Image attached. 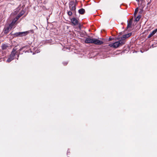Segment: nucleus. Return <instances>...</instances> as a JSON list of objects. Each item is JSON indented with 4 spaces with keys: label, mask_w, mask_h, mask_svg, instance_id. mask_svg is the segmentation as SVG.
I'll list each match as a JSON object with an SVG mask.
<instances>
[{
    "label": "nucleus",
    "mask_w": 157,
    "mask_h": 157,
    "mask_svg": "<svg viewBox=\"0 0 157 157\" xmlns=\"http://www.w3.org/2000/svg\"><path fill=\"white\" fill-rule=\"evenodd\" d=\"M78 12L79 14H83L85 13V11L84 9L81 8L78 10Z\"/></svg>",
    "instance_id": "obj_11"
},
{
    "label": "nucleus",
    "mask_w": 157,
    "mask_h": 157,
    "mask_svg": "<svg viewBox=\"0 0 157 157\" xmlns=\"http://www.w3.org/2000/svg\"><path fill=\"white\" fill-rule=\"evenodd\" d=\"M157 32V28L154 30L148 36V38H150L152 36L154 35Z\"/></svg>",
    "instance_id": "obj_10"
},
{
    "label": "nucleus",
    "mask_w": 157,
    "mask_h": 157,
    "mask_svg": "<svg viewBox=\"0 0 157 157\" xmlns=\"http://www.w3.org/2000/svg\"><path fill=\"white\" fill-rule=\"evenodd\" d=\"M12 28L9 25L7 27H5L3 30L4 33L5 34H7Z\"/></svg>",
    "instance_id": "obj_5"
},
{
    "label": "nucleus",
    "mask_w": 157,
    "mask_h": 157,
    "mask_svg": "<svg viewBox=\"0 0 157 157\" xmlns=\"http://www.w3.org/2000/svg\"><path fill=\"white\" fill-rule=\"evenodd\" d=\"M72 13H73L71 11H69L67 12V13L68 15L69 16H71L72 14Z\"/></svg>",
    "instance_id": "obj_17"
},
{
    "label": "nucleus",
    "mask_w": 157,
    "mask_h": 157,
    "mask_svg": "<svg viewBox=\"0 0 157 157\" xmlns=\"http://www.w3.org/2000/svg\"><path fill=\"white\" fill-rule=\"evenodd\" d=\"M132 23H131V21L128 22V25L127 27V29H128L131 27Z\"/></svg>",
    "instance_id": "obj_15"
},
{
    "label": "nucleus",
    "mask_w": 157,
    "mask_h": 157,
    "mask_svg": "<svg viewBox=\"0 0 157 157\" xmlns=\"http://www.w3.org/2000/svg\"><path fill=\"white\" fill-rule=\"evenodd\" d=\"M29 33V32L28 31L19 32L13 34H12V35H13L14 36V37L18 36L21 37L26 35Z\"/></svg>",
    "instance_id": "obj_4"
},
{
    "label": "nucleus",
    "mask_w": 157,
    "mask_h": 157,
    "mask_svg": "<svg viewBox=\"0 0 157 157\" xmlns=\"http://www.w3.org/2000/svg\"><path fill=\"white\" fill-rule=\"evenodd\" d=\"M78 19H77L75 17H73L71 19V21L73 24L75 25H77L78 22Z\"/></svg>",
    "instance_id": "obj_6"
},
{
    "label": "nucleus",
    "mask_w": 157,
    "mask_h": 157,
    "mask_svg": "<svg viewBox=\"0 0 157 157\" xmlns=\"http://www.w3.org/2000/svg\"><path fill=\"white\" fill-rule=\"evenodd\" d=\"M132 33H128V34H125V35L126 36L127 38H128L129 37H130V36H131V35H132Z\"/></svg>",
    "instance_id": "obj_18"
},
{
    "label": "nucleus",
    "mask_w": 157,
    "mask_h": 157,
    "mask_svg": "<svg viewBox=\"0 0 157 157\" xmlns=\"http://www.w3.org/2000/svg\"><path fill=\"white\" fill-rule=\"evenodd\" d=\"M109 40L110 41V40H112V39L111 38H109Z\"/></svg>",
    "instance_id": "obj_25"
},
{
    "label": "nucleus",
    "mask_w": 157,
    "mask_h": 157,
    "mask_svg": "<svg viewBox=\"0 0 157 157\" xmlns=\"http://www.w3.org/2000/svg\"><path fill=\"white\" fill-rule=\"evenodd\" d=\"M125 41L123 39L120 40L114 43H111L108 45V46L113 48H117L120 46H121L125 44Z\"/></svg>",
    "instance_id": "obj_3"
},
{
    "label": "nucleus",
    "mask_w": 157,
    "mask_h": 157,
    "mask_svg": "<svg viewBox=\"0 0 157 157\" xmlns=\"http://www.w3.org/2000/svg\"><path fill=\"white\" fill-rule=\"evenodd\" d=\"M25 48V47H22V48H20L19 50V51L22 50H23V49Z\"/></svg>",
    "instance_id": "obj_22"
},
{
    "label": "nucleus",
    "mask_w": 157,
    "mask_h": 157,
    "mask_svg": "<svg viewBox=\"0 0 157 157\" xmlns=\"http://www.w3.org/2000/svg\"><path fill=\"white\" fill-rule=\"evenodd\" d=\"M25 13V11L23 10H22L16 17L18 19Z\"/></svg>",
    "instance_id": "obj_9"
},
{
    "label": "nucleus",
    "mask_w": 157,
    "mask_h": 157,
    "mask_svg": "<svg viewBox=\"0 0 157 157\" xmlns=\"http://www.w3.org/2000/svg\"><path fill=\"white\" fill-rule=\"evenodd\" d=\"M85 43L86 44L93 43L96 45H101L103 43V42L98 39H94L90 38H86L85 40Z\"/></svg>",
    "instance_id": "obj_2"
},
{
    "label": "nucleus",
    "mask_w": 157,
    "mask_h": 157,
    "mask_svg": "<svg viewBox=\"0 0 157 157\" xmlns=\"http://www.w3.org/2000/svg\"><path fill=\"white\" fill-rule=\"evenodd\" d=\"M141 16L140 15L138 16L135 19V21H138L141 18Z\"/></svg>",
    "instance_id": "obj_14"
},
{
    "label": "nucleus",
    "mask_w": 157,
    "mask_h": 157,
    "mask_svg": "<svg viewBox=\"0 0 157 157\" xmlns=\"http://www.w3.org/2000/svg\"><path fill=\"white\" fill-rule=\"evenodd\" d=\"M69 7H71L72 6H75V4L74 1H71L69 3Z\"/></svg>",
    "instance_id": "obj_13"
},
{
    "label": "nucleus",
    "mask_w": 157,
    "mask_h": 157,
    "mask_svg": "<svg viewBox=\"0 0 157 157\" xmlns=\"http://www.w3.org/2000/svg\"><path fill=\"white\" fill-rule=\"evenodd\" d=\"M132 33H128V34H125V35L126 36L127 38H128L129 37H130V36H131V35H132Z\"/></svg>",
    "instance_id": "obj_19"
},
{
    "label": "nucleus",
    "mask_w": 157,
    "mask_h": 157,
    "mask_svg": "<svg viewBox=\"0 0 157 157\" xmlns=\"http://www.w3.org/2000/svg\"><path fill=\"white\" fill-rule=\"evenodd\" d=\"M126 38H127L126 36L125 35H124L122 37H121V39H123L124 40V39H125Z\"/></svg>",
    "instance_id": "obj_20"
},
{
    "label": "nucleus",
    "mask_w": 157,
    "mask_h": 157,
    "mask_svg": "<svg viewBox=\"0 0 157 157\" xmlns=\"http://www.w3.org/2000/svg\"><path fill=\"white\" fill-rule=\"evenodd\" d=\"M69 8L71 11L74 13H75V16H76V6H71L69 7Z\"/></svg>",
    "instance_id": "obj_8"
},
{
    "label": "nucleus",
    "mask_w": 157,
    "mask_h": 157,
    "mask_svg": "<svg viewBox=\"0 0 157 157\" xmlns=\"http://www.w3.org/2000/svg\"><path fill=\"white\" fill-rule=\"evenodd\" d=\"M8 47V46L6 44H3L2 46V50H6Z\"/></svg>",
    "instance_id": "obj_12"
},
{
    "label": "nucleus",
    "mask_w": 157,
    "mask_h": 157,
    "mask_svg": "<svg viewBox=\"0 0 157 157\" xmlns=\"http://www.w3.org/2000/svg\"><path fill=\"white\" fill-rule=\"evenodd\" d=\"M132 19H133V18H132L129 21V22H130V21H131V23H132Z\"/></svg>",
    "instance_id": "obj_21"
},
{
    "label": "nucleus",
    "mask_w": 157,
    "mask_h": 157,
    "mask_svg": "<svg viewBox=\"0 0 157 157\" xmlns=\"http://www.w3.org/2000/svg\"><path fill=\"white\" fill-rule=\"evenodd\" d=\"M17 48L16 47H14L11 52V53L8 59L7 60V61L8 62H10L12 60H13L15 58V56L16 55H17V59H18V58L19 56V53L17 51Z\"/></svg>",
    "instance_id": "obj_1"
},
{
    "label": "nucleus",
    "mask_w": 157,
    "mask_h": 157,
    "mask_svg": "<svg viewBox=\"0 0 157 157\" xmlns=\"http://www.w3.org/2000/svg\"><path fill=\"white\" fill-rule=\"evenodd\" d=\"M79 28H80V29H81V25H80L79 24Z\"/></svg>",
    "instance_id": "obj_24"
},
{
    "label": "nucleus",
    "mask_w": 157,
    "mask_h": 157,
    "mask_svg": "<svg viewBox=\"0 0 157 157\" xmlns=\"http://www.w3.org/2000/svg\"><path fill=\"white\" fill-rule=\"evenodd\" d=\"M136 1L139 3H140V0H136Z\"/></svg>",
    "instance_id": "obj_23"
},
{
    "label": "nucleus",
    "mask_w": 157,
    "mask_h": 157,
    "mask_svg": "<svg viewBox=\"0 0 157 157\" xmlns=\"http://www.w3.org/2000/svg\"><path fill=\"white\" fill-rule=\"evenodd\" d=\"M18 19H17L16 17L13 20H12V22L9 25L11 27H13V26L15 24L17 21L18 20Z\"/></svg>",
    "instance_id": "obj_7"
},
{
    "label": "nucleus",
    "mask_w": 157,
    "mask_h": 157,
    "mask_svg": "<svg viewBox=\"0 0 157 157\" xmlns=\"http://www.w3.org/2000/svg\"><path fill=\"white\" fill-rule=\"evenodd\" d=\"M138 11V8H137L135 9V12H134V16L135 17L136 16V15Z\"/></svg>",
    "instance_id": "obj_16"
}]
</instances>
